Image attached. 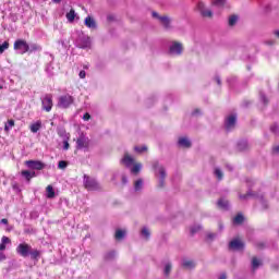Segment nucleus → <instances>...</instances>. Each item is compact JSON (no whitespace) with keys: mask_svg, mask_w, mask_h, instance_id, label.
Here are the masks:
<instances>
[{"mask_svg":"<svg viewBox=\"0 0 279 279\" xmlns=\"http://www.w3.org/2000/svg\"><path fill=\"white\" fill-rule=\"evenodd\" d=\"M275 36H277V38H279V31L275 32Z\"/></svg>","mask_w":279,"mask_h":279,"instance_id":"nucleus-54","label":"nucleus"},{"mask_svg":"<svg viewBox=\"0 0 279 279\" xmlns=\"http://www.w3.org/2000/svg\"><path fill=\"white\" fill-rule=\"evenodd\" d=\"M260 99H262L263 104H265V105L269 104V100L267 99V97L265 95H262Z\"/></svg>","mask_w":279,"mask_h":279,"instance_id":"nucleus-42","label":"nucleus"},{"mask_svg":"<svg viewBox=\"0 0 279 279\" xmlns=\"http://www.w3.org/2000/svg\"><path fill=\"white\" fill-rule=\"evenodd\" d=\"M85 25L89 28V29H97V22L95 21L94 17L92 16H87L84 21Z\"/></svg>","mask_w":279,"mask_h":279,"instance_id":"nucleus-14","label":"nucleus"},{"mask_svg":"<svg viewBox=\"0 0 279 279\" xmlns=\"http://www.w3.org/2000/svg\"><path fill=\"white\" fill-rule=\"evenodd\" d=\"M216 82H217L218 86H221V78H219V76H216Z\"/></svg>","mask_w":279,"mask_h":279,"instance_id":"nucleus-48","label":"nucleus"},{"mask_svg":"<svg viewBox=\"0 0 279 279\" xmlns=\"http://www.w3.org/2000/svg\"><path fill=\"white\" fill-rule=\"evenodd\" d=\"M90 147V140L85 135H80L76 140V149H88Z\"/></svg>","mask_w":279,"mask_h":279,"instance_id":"nucleus-6","label":"nucleus"},{"mask_svg":"<svg viewBox=\"0 0 279 279\" xmlns=\"http://www.w3.org/2000/svg\"><path fill=\"white\" fill-rule=\"evenodd\" d=\"M3 250H5V244L4 243H0V252H3Z\"/></svg>","mask_w":279,"mask_h":279,"instance_id":"nucleus-47","label":"nucleus"},{"mask_svg":"<svg viewBox=\"0 0 279 279\" xmlns=\"http://www.w3.org/2000/svg\"><path fill=\"white\" fill-rule=\"evenodd\" d=\"M245 247V244L240 239H234L229 243V250L241 251Z\"/></svg>","mask_w":279,"mask_h":279,"instance_id":"nucleus-10","label":"nucleus"},{"mask_svg":"<svg viewBox=\"0 0 279 279\" xmlns=\"http://www.w3.org/2000/svg\"><path fill=\"white\" fill-rule=\"evenodd\" d=\"M46 196L48 199H53V197H56V190H53L52 185L46 187Z\"/></svg>","mask_w":279,"mask_h":279,"instance_id":"nucleus-19","label":"nucleus"},{"mask_svg":"<svg viewBox=\"0 0 279 279\" xmlns=\"http://www.w3.org/2000/svg\"><path fill=\"white\" fill-rule=\"evenodd\" d=\"M83 121H90V113L86 112V113L83 116Z\"/></svg>","mask_w":279,"mask_h":279,"instance_id":"nucleus-41","label":"nucleus"},{"mask_svg":"<svg viewBox=\"0 0 279 279\" xmlns=\"http://www.w3.org/2000/svg\"><path fill=\"white\" fill-rule=\"evenodd\" d=\"M134 189L135 191H141V189H143V179H138L135 181Z\"/></svg>","mask_w":279,"mask_h":279,"instance_id":"nucleus-29","label":"nucleus"},{"mask_svg":"<svg viewBox=\"0 0 279 279\" xmlns=\"http://www.w3.org/2000/svg\"><path fill=\"white\" fill-rule=\"evenodd\" d=\"M236 23H239V15L229 16V20H228L229 27H234V25H236Z\"/></svg>","mask_w":279,"mask_h":279,"instance_id":"nucleus-22","label":"nucleus"},{"mask_svg":"<svg viewBox=\"0 0 279 279\" xmlns=\"http://www.w3.org/2000/svg\"><path fill=\"white\" fill-rule=\"evenodd\" d=\"M197 230H199V227L197 228ZM197 230L195 228H192L191 229L192 234H195V232H197Z\"/></svg>","mask_w":279,"mask_h":279,"instance_id":"nucleus-51","label":"nucleus"},{"mask_svg":"<svg viewBox=\"0 0 279 279\" xmlns=\"http://www.w3.org/2000/svg\"><path fill=\"white\" fill-rule=\"evenodd\" d=\"M179 145L181 147H185L186 149H189V147H191V141H189V138H186V137H180Z\"/></svg>","mask_w":279,"mask_h":279,"instance_id":"nucleus-21","label":"nucleus"},{"mask_svg":"<svg viewBox=\"0 0 279 279\" xmlns=\"http://www.w3.org/2000/svg\"><path fill=\"white\" fill-rule=\"evenodd\" d=\"M270 132H274V134H279V126H278V124H272L270 126Z\"/></svg>","mask_w":279,"mask_h":279,"instance_id":"nucleus-37","label":"nucleus"},{"mask_svg":"<svg viewBox=\"0 0 279 279\" xmlns=\"http://www.w3.org/2000/svg\"><path fill=\"white\" fill-rule=\"evenodd\" d=\"M66 19L70 23H73L75 21V10L74 9H71L69 13H66Z\"/></svg>","mask_w":279,"mask_h":279,"instance_id":"nucleus-24","label":"nucleus"},{"mask_svg":"<svg viewBox=\"0 0 279 279\" xmlns=\"http://www.w3.org/2000/svg\"><path fill=\"white\" fill-rule=\"evenodd\" d=\"M141 169H143V165L137 162V163H133V167L131 169V173H134L135 175L141 173Z\"/></svg>","mask_w":279,"mask_h":279,"instance_id":"nucleus-23","label":"nucleus"},{"mask_svg":"<svg viewBox=\"0 0 279 279\" xmlns=\"http://www.w3.org/2000/svg\"><path fill=\"white\" fill-rule=\"evenodd\" d=\"M78 75L81 80H84L86 77V71L82 70Z\"/></svg>","mask_w":279,"mask_h":279,"instance_id":"nucleus-43","label":"nucleus"},{"mask_svg":"<svg viewBox=\"0 0 279 279\" xmlns=\"http://www.w3.org/2000/svg\"><path fill=\"white\" fill-rule=\"evenodd\" d=\"M59 104L61 106H71V104H73V97L65 95V96H61L59 99Z\"/></svg>","mask_w":279,"mask_h":279,"instance_id":"nucleus-15","label":"nucleus"},{"mask_svg":"<svg viewBox=\"0 0 279 279\" xmlns=\"http://www.w3.org/2000/svg\"><path fill=\"white\" fill-rule=\"evenodd\" d=\"M215 175H216V178H218V180H223V172L221 171V169L216 168Z\"/></svg>","mask_w":279,"mask_h":279,"instance_id":"nucleus-32","label":"nucleus"},{"mask_svg":"<svg viewBox=\"0 0 279 279\" xmlns=\"http://www.w3.org/2000/svg\"><path fill=\"white\" fill-rule=\"evenodd\" d=\"M16 254L22 256V258L31 256L32 260H38L40 258V251L38 248H32V245L25 242L17 245Z\"/></svg>","mask_w":279,"mask_h":279,"instance_id":"nucleus-1","label":"nucleus"},{"mask_svg":"<svg viewBox=\"0 0 279 279\" xmlns=\"http://www.w3.org/2000/svg\"><path fill=\"white\" fill-rule=\"evenodd\" d=\"M244 219H245V218L243 217V215L238 214V215L233 218V223L241 225V223H243Z\"/></svg>","mask_w":279,"mask_h":279,"instance_id":"nucleus-27","label":"nucleus"},{"mask_svg":"<svg viewBox=\"0 0 279 279\" xmlns=\"http://www.w3.org/2000/svg\"><path fill=\"white\" fill-rule=\"evenodd\" d=\"M197 10L203 19H213V11L204 2L197 4Z\"/></svg>","mask_w":279,"mask_h":279,"instance_id":"nucleus-7","label":"nucleus"},{"mask_svg":"<svg viewBox=\"0 0 279 279\" xmlns=\"http://www.w3.org/2000/svg\"><path fill=\"white\" fill-rule=\"evenodd\" d=\"M84 179V186L87 191H99V189H101V186H99V183L95 179L88 175H85Z\"/></svg>","mask_w":279,"mask_h":279,"instance_id":"nucleus-4","label":"nucleus"},{"mask_svg":"<svg viewBox=\"0 0 279 279\" xmlns=\"http://www.w3.org/2000/svg\"><path fill=\"white\" fill-rule=\"evenodd\" d=\"M159 175H160L159 186L162 189V186H165V178H167V172L165 171L163 167H159Z\"/></svg>","mask_w":279,"mask_h":279,"instance_id":"nucleus-17","label":"nucleus"},{"mask_svg":"<svg viewBox=\"0 0 279 279\" xmlns=\"http://www.w3.org/2000/svg\"><path fill=\"white\" fill-rule=\"evenodd\" d=\"M257 247L258 250H263V247H265V243L263 242L257 243Z\"/></svg>","mask_w":279,"mask_h":279,"instance_id":"nucleus-45","label":"nucleus"},{"mask_svg":"<svg viewBox=\"0 0 279 279\" xmlns=\"http://www.w3.org/2000/svg\"><path fill=\"white\" fill-rule=\"evenodd\" d=\"M157 167H158V163H155V165H154V169H156Z\"/></svg>","mask_w":279,"mask_h":279,"instance_id":"nucleus-56","label":"nucleus"},{"mask_svg":"<svg viewBox=\"0 0 279 279\" xmlns=\"http://www.w3.org/2000/svg\"><path fill=\"white\" fill-rule=\"evenodd\" d=\"M153 19H157L160 25H162L163 29H171V17L167 15H160L158 12H153Z\"/></svg>","mask_w":279,"mask_h":279,"instance_id":"nucleus-3","label":"nucleus"},{"mask_svg":"<svg viewBox=\"0 0 279 279\" xmlns=\"http://www.w3.org/2000/svg\"><path fill=\"white\" fill-rule=\"evenodd\" d=\"M10 47V43L4 41L2 45H0V53H3V51H5V49H9Z\"/></svg>","mask_w":279,"mask_h":279,"instance_id":"nucleus-34","label":"nucleus"},{"mask_svg":"<svg viewBox=\"0 0 279 279\" xmlns=\"http://www.w3.org/2000/svg\"><path fill=\"white\" fill-rule=\"evenodd\" d=\"M121 163L124 165V167L130 168L132 165H134V159L130 156V154L125 153L121 159Z\"/></svg>","mask_w":279,"mask_h":279,"instance_id":"nucleus-12","label":"nucleus"},{"mask_svg":"<svg viewBox=\"0 0 279 279\" xmlns=\"http://www.w3.org/2000/svg\"><path fill=\"white\" fill-rule=\"evenodd\" d=\"M236 128V114H230L225 120V129L227 132H232Z\"/></svg>","mask_w":279,"mask_h":279,"instance_id":"nucleus-5","label":"nucleus"},{"mask_svg":"<svg viewBox=\"0 0 279 279\" xmlns=\"http://www.w3.org/2000/svg\"><path fill=\"white\" fill-rule=\"evenodd\" d=\"M227 278L228 277L226 276V274H222L219 279H227Z\"/></svg>","mask_w":279,"mask_h":279,"instance_id":"nucleus-52","label":"nucleus"},{"mask_svg":"<svg viewBox=\"0 0 279 279\" xmlns=\"http://www.w3.org/2000/svg\"><path fill=\"white\" fill-rule=\"evenodd\" d=\"M64 149H69V142H65Z\"/></svg>","mask_w":279,"mask_h":279,"instance_id":"nucleus-53","label":"nucleus"},{"mask_svg":"<svg viewBox=\"0 0 279 279\" xmlns=\"http://www.w3.org/2000/svg\"><path fill=\"white\" fill-rule=\"evenodd\" d=\"M213 5H217L218 8H223V5H226V0H214Z\"/></svg>","mask_w":279,"mask_h":279,"instance_id":"nucleus-31","label":"nucleus"},{"mask_svg":"<svg viewBox=\"0 0 279 279\" xmlns=\"http://www.w3.org/2000/svg\"><path fill=\"white\" fill-rule=\"evenodd\" d=\"M43 106H52L53 100L51 99V96L47 95L41 99Z\"/></svg>","mask_w":279,"mask_h":279,"instance_id":"nucleus-25","label":"nucleus"},{"mask_svg":"<svg viewBox=\"0 0 279 279\" xmlns=\"http://www.w3.org/2000/svg\"><path fill=\"white\" fill-rule=\"evenodd\" d=\"M134 150H135L137 154H143V151H147V146H135V147H134Z\"/></svg>","mask_w":279,"mask_h":279,"instance_id":"nucleus-33","label":"nucleus"},{"mask_svg":"<svg viewBox=\"0 0 279 279\" xmlns=\"http://www.w3.org/2000/svg\"><path fill=\"white\" fill-rule=\"evenodd\" d=\"M217 204H218V208H221L222 210H228V208L230 206V202H228L223 198H220Z\"/></svg>","mask_w":279,"mask_h":279,"instance_id":"nucleus-20","label":"nucleus"},{"mask_svg":"<svg viewBox=\"0 0 279 279\" xmlns=\"http://www.w3.org/2000/svg\"><path fill=\"white\" fill-rule=\"evenodd\" d=\"M248 197H254V194L252 192L240 194V199H247Z\"/></svg>","mask_w":279,"mask_h":279,"instance_id":"nucleus-36","label":"nucleus"},{"mask_svg":"<svg viewBox=\"0 0 279 279\" xmlns=\"http://www.w3.org/2000/svg\"><path fill=\"white\" fill-rule=\"evenodd\" d=\"M184 52V45L180 41H171L168 48L169 56H182Z\"/></svg>","mask_w":279,"mask_h":279,"instance_id":"nucleus-2","label":"nucleus"},{"mask_svg":"<svg viewBox=\"0 0 279 279\" xmlns=\"http://www.w3.org/2000/svg\"><path fill=\"white\" fill-rule=\"evenodd\" d=\"M126 231L123 229L116 230L114 239L116 241H123L125 239Z\"/></svg>","mask_w":279,"mask_h":279,"instance_id":"nucleus-18","label":"nucleus"},{"mask_svg":"<svg viewBox=\"0 0 279 279\" xmlns=\"http://www.w3.org/2000/svg\"><path fill=\"white\" fill-rule=\"evenodd\" d=\"M252 267L253 269H258V267H260V260H258L257 257L252 258Z\"/></svg>","mask_w":279,"mask_h":279,"instance_id":"nucleus-30","label":"nucleus"},{"mask_svg":"<svg viewBox=\"0 0 279 279\" xmlns=\"http://www.w3.org/2000/svg\"><path fill=\"white\" fill-rule=\"evenodd\" d=\"M43 110H45V112H51V106H45Z\"/></svg>","mask_w":279,"mask_h":279,"instance_id":"nucleus-44","label":"nucleus"},{"mask_svg":"<svg viewBox=\"0 0 279 279\" xmlns=\"http://www.w3.org/2000/svg\"><path fill=\"white\" fill-rule=\"evenodd\" d=\"M15 122L14 120H8V122L4 125V132H10V130H12V128H14Z\"/></svg>","mask_w":279,"mask_h":279,"instance_id":"nucleus-26","label":"nucleus"},{"mask_svg":"<svg viewBox=\"0 0 279 279\" xmlns=\"http://www.w3.org/2000/svg\"><path fill=\"white\" fill-rule=\"evenodd\" d=\"M43 128V121L38 120L37 122L31 124L29 130L33 134H36Z\"/></svg>","mask_w":279,"mask_h":279,"instance_id":"nucleus-16","label":"nucleus"},{"mask_svg":"<svg viewBox=\"0 0 279 279\" xmlns=\"http://www.w3.org/2000/svg\"><path fill=\"white\" fill-rule=\"evenodd\" d=\"M53 3H60L62 0H52Z\"/></svg>","mask_w":279,"mask_h":279,"instance_id":"nucleus-55","label":"nucleus"},{"mask_svg":"<svg viewBox=\"0 0 279 279\" xmlns=\"http://www.w3.org/2000/svg\"><path fill=\"white\" fill-rule=\"evenodd\" d=\"M142 234L143 236H145V239H149L150 233L149 230H147V228L142 229Z\"/></svg>","mask_w":279,"mask_h":279,"instance_id":"nucleus-39","label":"nucleus"},{"mask_svg":"<svg viewBox=\"0 0 279 279\" xmlns=\"http://www.w3.org/2000/svg\"><path fill=\"white\" fill-rule=\"evenodd\" d=\"M272 151H274V154H279V146H275V147L272 148Z\"/></svg>","mask_w":279,"mask_h":279,"instance_id":"nucleus-46","label":"nucleus"},{"mask_svg":"<svg viewBox=\"0 0 279 279\" xmlns=\"http://www.w3.org/2000/svg\"><path fill=\"white\" fill-rule=\"evenodd\" d=\"M172 266L171 264H167L165 267V276H169L171 274Z\"/></svg>","mask_w":279,"mask_h":279,"instance_id":"nucleus-38","label":"nucleus"},{"mask_svg":"<svg viewBox=\"0 0 279 279\" xmlns=\"http://www.w3.org/2000/svg\"><path fill=\"white\" fill-rule=\"evenodd\" d=\"M14 49L22 51V53H27L29 45H27V41L20 39L14 43Z\"/></svg>","mask_w":279,"mask_h":279,"instance_id":"nucleus-9","label":"nucleus"},{"mask_svg":"<svg viewBox=\"0 0 279 279\" xmlns=\"http://www.w3.org/2000/svg\"><path fill=\"white\" fill-rule=\"evenodd\" d=\"M1 243H3L4 245L7 244V243H10V238H8V236H2V239H1Z\"/></svg>","mask_w":279,"mask_h":279,"instance_id":"nucleus-40","label":"nucleus"},{"mask_svg":"<svg viewBox=\"0 0 279 279\" xmlns=\"http://www.w3.org/2000/svg\"><path fill=\"white\" fill-rule=\"evenodd\" d=\"M1 223H4V226H8V219L7 218L1 219Z\"/></svg>","mask_w":279,"mask_h":279,"instance_id":"nucleus-49","label":"nucleus"},{"mask_svg":"<svg viewBox=\"0 0 279 279\" xmlns=\"http://www.w3.org/2000/svg\"><path fill=\"white\" fill-rule=\"evenodd\" d=\"M207 239H215V233H209V234L207 235Z\"/></svg>","mask_w":279,"mask_h":279,"instance_id":"nucleus-50","label":"nucleus"},{"mask_svg":"<svg viewBox=\"0 0 279 279\" xmlns=\"http://www.w3.org/2000/svg\"><path fill=\"white\" fill-rule=\"evenodd\" d=\"M21 175L25 178L26 182H32V178H36V172L29 170H22Z\"/></svg>","mask_w":279,"mask_h":279,"instance_id":"nucleus-13","label":"nucleus"},{"mask_svg":"<svg viewBox=\"0 0 279 279\" xmlns=\"http://www.w3.org/2000/svg\"><path fill=\"white\" fill-rule=\"evenodd\" d=\"M25 165L26 167H28V169H33L36 171H43V169H45V163L39 160H26Z\"/></svg>","mask_w":279,"mask_h":279,"instance_id":"nucleus-8","label":"nucleus"},{"mask_svg":"<svg viewBox=\"0 0 279 279\" xmlns=\"http://www.w3.org/2000/svg\"><path fill=\"white\" fill-rule=\"evenodd\" d=\"M66 167H69V162H66L65 160L59 161L58 163L59 169H66Z\"/></svg>","mask_w":279,"mask_h":279,"instance_id":"nucleus-35","label":"nucleus"},{"mask_svg":"<svg viewBox=\"0 0 279 279\" xmlns=\"http://www.w3.org/2000/svg\"><path fill=\"white\" fill-rule=\"evenodd\" d=\"M183 267L185 269H193V267H195V263H193V260H185L183 262Z\"/></svg>","mask_w":279,"mask_h":279,"instance_id":"nucleus-28","label":"nucleus"},{"mask_svg":"<svg viewBox=\"0 0 279 279\" xmlns=\"http://www.w3.org/2000/svg\"><path fill=\"white\" fill-rule=\"evenodd\" d=\"M78 47L81 49H88L90 47V37L88 36H83L78 40Z\"/></svg>","mask_w":279,"mask_h":279,"instance_id":"nucleus-11","label":"nucleus"}]
</instances>
